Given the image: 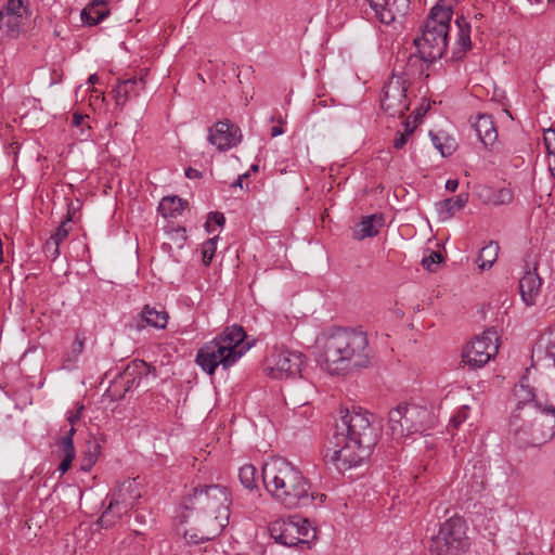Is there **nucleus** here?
Here are the masks:
<instances>
[{"mask_svg": "<svg viewBox=\"0 0 555 555\" xmlns=\"http://www.w3.org/2000/svg\"><path fill=\"white\" fill-rule=\"evenodd\" d=\"M340 413L328 441L325 459L338 470H347L362 465L370 459L378 441L379 431L372 423V415L366 411L353 408Z\"/></svg>", "mask_w": 555, "mask_h": 555, "instance_id": "f257e3e1", "label": "nucleus"}, {"mask_svg": "<svg viewBox=\"0 0 555 555\" xmlns=\"http://www.w3.org/2000/svg\"><path fill=\"white\" fill-rule=\"evenodd\" d=\"M318 362L330 374H344L370 363L371 350L364 332L331 327L317 338Z\"/></svg>", "mask_w": 555, "mask_h": 555, "instance_id": "f03ea898", "label": "nucleus"}, {"mask_svg": "<svg viewBox=\"0 0 555 555\" xmlns=\"http://www.w3.org/2000/svg\"><path fill=\"white\" fill-rule=\"evenodd\" d=\"M262 481L270 496L285 508L315 507L325 495L312 491L304 474L283 457H274L262 466Z\"/></svg>", "mask_w": 555, "mask_h": 555, "instance_id": "7ed1b4c3", "label": "nucleus"}, {"mask_svg": "<svg viewBox=\"0 0 555 555\" xmlns=\"http://www.w3.org/2000/svg\"><path fill=\"white\" fill-rule=\"evenodd\" d=\"M514 395L518 402L509 420V434L521 447L539 446L550 440L554 436L553 427L544 430L537 426L543 424L544 414L538 415L540 409L532 389L521 384L515 387Z\"/></svg>", "mask_w": 555, "mask_h": 555, "instance_id": "20e7f679", "label": "nucleus"}, {"mask_svg": "<svg viewBox=\"0 0 555 555\" xmlns=\"http://www.w3.org/2000/svg\"><path fill=\"white\" fill-rule=\"evenodd\" d=\"M244 340L242 326L227 327L197 350L195 362L208 375H214L219 367L227 371L249 350L250 346Z\"/></svg>", "mask_w": 555, "mask_h": 555, "instance_id": "39448f33", "label": "nucleus"}, {"mask_svg": "<svg viewBox=\"0 0 555 555\" xmlns=\"http://www.w3.org/2000/svg\"><path fill=\"white\" fill-rule=\"evenodd\" d=\"M453 12L450 4H436L414 43L421 57L426 62H435L442 57L448 46V34Z\"/></svg>", "mask_w": 555, "mask_h": 555, "instance_id": "423d86ee", "label": "nucleus"}, {"mask_svg": "<svg viewBox=\"0 0 555 555\" xmlns=\"http://www.w3.org/2000/svg\"><path fill=\"white\" fill-rule=\"evenodd\" d=\"M436 423L437 417L433 410L416 404L401 403L388 414L389 430L395 438L424 435L434 428Z\"/></svg>", "mask_w": 555, "mask_h": 555, "instance_id": "0eeeda50", "label": "nucleus"}, {"mask_svg": "<svg viewBox=\"0 0 555 555\" xmlns=\"http://www.w3.org/2000/svg\"><path fill=\"white\" fill-rule=\"evenodd\" d=\"M466 522L462 517L452 516L440 525L431 539L433 555H464L469 548Z\"/></svg>", "mask_w": 555, "mask_h": 555, "instance_id": "6e6552de", "label": "nucleus"}, {"mask_svg": "<svg viewBox=\"0 0 555 555\" xmlns=\"http://www.w3.org/2000/svg\"><path fill=\"white\" fill-rule=\"evenodd\" d=\"M269 532L276 543L287 547H310V543L317 538V529L311 522L297 516L274 520L269 526Z\"/></svg>", "mask_w": 555, "mask_h": 555, "instance_id": "1a4fd4ad", "label": "nucleus"}, {"mask_svg": "<svg viewBox=\"0 0 555 555\" xmlns=\"http://www.w3.org/2000/svg\"><path fill=\"white\" fill-rule=\"evenodd\" d=\"M499 350V336L494 328L474 337L464 348L462 361L472 369L485 366Z\"/></svg>", "mask_w": 555, "mask_h": 555, "instance_id": "9d476101", "label": "nucleus"}, {"mask_svg": "<svg viewBox=\"0 0 555 555\" xmlns=\"http://www.w3.org/2000/svg\"><path fill=\"white\" fill-rule=\"evenodd\" d=\"M231 498L223 486L211 485L195 488L193 494L184 501L186 509H206L212 514L219 513L222 507L230 509Z\"/></svg>", "mask_w": 555, "mask_h": 555, "instance_id": "9b49d317", "label": "nucleus"}, {"mask_svg": "<svg viewBox=\"0 0 555 555\" xmlns=\"http://www.w3.org/2000/svg\"><path fill=\"white\" fill-rule=\"evenodd\" d=\"M304 354L284 347H274L266 359V372L272 378L296 376L301 372Z\"/></svg>", "mask_w": 555, "mask_h": 555, "instance_id": "f8f14e48", "label": "nucleus"}, {"mask_svg": "<svg viewBox=\"0 0 555 555\" xmlns=\"http://www.w3.org/2000/svg\"><path fill=\"white\" fill-rule=\"evenodd\" d=\"M380 106L391 117L401 116L409 108L405 80L401 76L392 75L385 83Z\"/></svg>", "mask_w": 555, "mask_h": 555, "instance_id": "ddd939ff", "label": "nucleus"}, {"mask_svg": "<svg viewBox=\"0 0 555 555\" xmlns=\"http://www.w3.org/2000/svg\"><path fill=\"white\" fill-rule=\"evenodd\" d=\"M537 269L535 256L527 255L525 273L519 281L520 296L527 306L535 305L540 296L542 279L539 276Z\"/></svg>", "mask_w": 555, "mask_h": 555, "instance_id": "4468645a", "label": "nucleus"}, {"mask_svg": "<svg viewBox=\"0 0 555 555\" xmlns=\"http://www.w3.org/2000/svg\"><path fill=\"white\" fill-rule=\"evenodd\" d=\"M374 17L382 24L390 25L403 17L410 8V0H366Z\"/></svg>", "mask_w": 555, "mask_h": 555, "instance_id": "2eb2a0df", "label": "nucleus"}, {"mask_svg": "<svg viewBox=\"0 0 555 555\" xmlns=\"http://www.w3.org/2000/svg\"><path fill=\"white\" fill-rule=\"evenodd\" d=\"M241 139V130L229 120L218 121L209 128L208 141L219 151H227L236 146Z\"/></svg>", "mask_w": 555, "mask_h": 555, "instance_id": "dca6fc26", "label": "nucleus"}, {"mask_svg": "<svg viewBox=\"0 0 555 555\" xmlns=\"http://www.w3.org/2000/svg\"><path fill=\"white\" fill-rule=\"evenodd\" d=\"M131 507L132 503L127 501L121 494V490H119L118 493L111 495L109 503L102 513L98 524L102 528H109L114 526L122 515L127 514Z\"/></svg>", "mask_w": 555, "mask_h": 555, "instance_id": "f3484780", "label": "nucleus"}, {"mask_svg": "<svg viewBox=\"0 0 555 555\" xmlns=\"http://www.w3.org/2000/svg\"><path fill=\"white\" fill-rule=\"evenodd\" d=\"M151 374V366L142 361L134 360L127 365L122 373L125 391H131L140 387L143 380L147 379Z\"/></svg>", "mask_w": 555, "mask_h": 555, "instance_id": "a211bd4d", "label": "nucleus"}, {"mask_svg": "<svg viewBox=\"0 0 555 555\" xmlns=\"http://www.w3.org/2000/svg\"><path fill=\"white\" fill-rule=\"evenodd\" d=\"M144 88L145 81L142 77L120 79L114 89L116 105H125L128 100L138 96Z\"/></svg>", "mask_w": 555, "mask_h": 555, "instance_id": "6ab92c4d", "label": "nucleus"}, {"mask_svg": "<svg viewBox=\"0 0 555 555\" xmlns=\"http://www.w3.org/2000/svg\"><path fill=\"white\" fill-rule=\"evenodd\" d=\"M230 509H222L214 515L205 516L199 525L202 531L207 533L206 540H212L221 533V531L229 525Z\"/></svg>", "mask_w": 555, "mask_h": 555, "instance_id": "aec40b11", "label": "nucleus"}, {"mask_svg": "<svg viewBox=\"0 0 555 555\" xmlns=\"http://www.w3.org/2000/svg\"><path fill=\"white\" fill-rule=\"evenodd\" d=\"M473 128L486 147L493 145L498 139V131L492 117L487 114H479L473 122Z\"/></svg>", "mask_w": 555, "mask_h": 555, "instance_id": "412c9836", "label": "nucleus"}, {"mask_svg": "<svg viewBox=\"0 0 555 555\" xmlns=\"http://www.w3.org/2000/svg\"><path fill=\"white\" fill-rule=\"evenodd\" d=\"M385 219L383 214H373L364 217L358 224L354 232L357 240L373 237L378 234L379 229L384 225Z\"/></svg>", "mask_w": 555, "mask_h": 555, "instance_id": "4be33fe9", "label": "nucleus"}, {"mask_svg": "<svg viewBox=\"0 0 555 555\" xmlns=\"http://www.w3.org/2000/svg\"><path fill=\"white\" fill-rule=\"evenodd\" d=\"M76 429L70 428L68 433L63 436L59 442L57 446L60 448V451L62 453V461L57 467V470L61 475H64L70 467L73 460L76 456L73 436L75 435Z\"/></svg>", "mask_w": 555, "mask_h": 555, "instance_id": "5701e85b", "label": "nucleus"}, {"mask_svg": "<svg viewBox=\"0 0 555 555\" xmlns=\"http://www.w3.org/2000/svg\"><path fill=\"white\" fill-rule=\"evenodd\" d=\"M468 202L467 193H460L454 197L443 199L436 204V209L441 220H447L462 210Z\"/></svg>", "mask_w": 555, "mask_h": 555, "instance_id": "b1692460", "label": "nucleus"}, {"mask_svg": "<svg viewBox=\"0 0 555 555\" xmlns=\"http://www.w3.org/2000/svg\"><path fill=\"white\" fill-rule=\"evenodd\" d=\"M26 18L0 10V31L8 38H17L23 31Z\"/></svg>", "mask_w": 555, "mask_h": 555, "instance_id": "393cba45", "label": "nucleus"}, {"mask_svg": "<svg viewBox=\"0 0 555 555\" xmlns=\"http://www.w3.org/2000/svg\"><path fill=\"white\" fill-rule=\"evenodd\" d=\"M86 335L83 332H76L74 341L66 350L63 357L62 367L65 370H73L76 367L79 357L85 349Z\"/></svg>", "mask_w": 555, "mask_h": 555, "instance_id": "a878e982", "label": "nucleus"}, {"mask_svg": "<svg viewBox=\"0 0 555 555\" xmlns=\"http://www.w3.org/2000/svg\"><path fill=\"white\" fill-rule=\"evenodd\" d=\"M108 15L105 2L94 0L81 11V21L90 26L101 23Z\"/></svg>", "mask_w": 555, "mask_h": 555, "instance_id": "bb28decb", "label": "nucleus"}, {"mask_svg": "<svg viewBox=\"0 0 555 555\" xmlns=\"http://www.w3.org/2000/svg\"><path fill=\"white\" fill-rule=\"evenodd\" d=\"M183 209L184 202L176 195L165 196L158 205V211L165 218H176L182 214Z\"/></svg>", "mask_w": 555, "mask_h": 555, "instance_id": "cd10ccee", "label": "nucleus"}, {"mask_svg": "<svg viewBox=\"0 0 555 555\" xmlns=\"http://www.w3.org/2000/svg\"><path fill=\"white\" fill-rule=\"evenodd\" d=\"M431 142L436 150L441 154V156L447 157L450 156L456 149V143L453 138H450L444 132L429 133Z\"/></svg>", "mask_w": 555, "mask_h": 555, "instance_id": "c85d7f7f", "label": "nucleus"}, {"mask_svg": "<svg viewBox=\"0 0 555 555\" xmlns=\"http://www.w3.org/2000/svg\"><path fill=\"white\" fill-rule=\"evenodd\" d=\"M143 321L153 327L165 328L168 321V314L164 310H157L150 306H145L142 311Z\"/></svg>", "mask_w": 555, "mask_h": 555, "instance_id": "c756f323", "label": "nucleus"}, {"mask_svg": "<svg viewBox=\"0 0 555 555\" xmlns=\"http://www.w3.org/2000/svg\"><path fill=\"white\" fill-rule=\"evenodd\" d=\"M100 451H101V446L95 439L88 440L86 450L80 460V469L83 472H89L95 464L98 456L100 454Z\"/></svg>", "mask_w": 555, "mask_h": 555, "instance_id": "7c9ffc66", "label": "nucleus"}, {"mask_svg": "<svg viewBox=\"0 0 555 555\" xmlns=\"http://www.w3.org/2000/svg\"><path fill=\"white\" fill-rule=\"evenodd\" d=\"M499 244L496 242H489L478 255V263L481 270L490 269L495 262L499 255Z\"/></svg>", "mask_w": 555, "mask_h": 555, "instance_id": "2f4dec72", "label": "nucleus"}, {"mask_svg": "<svg viewBox=\"0 0 555 555\" xmlns=\"http://www.w3.org/2000/svg\"><path fill=\"white\" fill-rule=\"evenodd\" d=\"M457 26V39L456 46L459 47V52L465 53L472 47L470 41V25L467 23L465 18L456 20Z\"/></svg>", "mask_w": 555, "mask_h": 555, "instance_id": "473e14b6", "label": "nucleus"}, {"mask_svg": "<svg viewBox=\"0 0 555 555\" xmlns=\"http://www.w3.org/2000/svg\"><path fill=\"white\" fill-rule=\"evenodd\" d=\"M238 478L242 486L248 490L257 489V469L254 465L246 464L240 468Z\"/></svg>", "mask_w": 555, "mask_h": 555, "instance_id": "72a5a7b5", "label": "nucleus"}, {"mask_svg": "<svg viewBox=\"0 0 555 555\" xmlns=\"http://www.w3.org/2000/svg\"><path fill=\"white\" fill-rule=\"evenodd\" d=\"M9 14L22 15L23 18H28L30 15L28 8V0H8L5 7L1 10Z\"/></svg>", "mask_w": 555, "mask_h": 555, "instance_id": "f704fd0d", "label": "nucleus"}, {"mask_svg": "<svg viewBox=\"0 0 555 555\" xmlns=\"http://www.w3.org/2000/svg\"><path fill=\"white\" fill-rule=\"evenodd\" d=\"M67 222H63L49 238V246H53L52 256L56 258L60 255V244L67 237Z\"/></svg>", "mask_w": 555, "mask_h": 555, "instance_id": "c9c22d12", "label": "nucleus"}, {"mask_svg": "<svg viewBox=\"0 0 555 555\" xmlns=\"http://www.w3.org/2000/svg\"><path fill=\"white\" fill-rule=\"evenodd\" d=\"M537 405L540 409V414L552 416L555 418V397L550 399L547 396H537Z\"/></svg>", "mask_w": 555, "mask_h": 555, "instance_id": "e433bc0d", "label": "nucleus"}, {"mask_svg": "<svg viewBox=\"0 0 555 555\" xmlns=\"http://www.w3.org/2000/svg\"><path fill=\"white\" fill-rule=\"evenodd\" d=\"M217 236L208 238L202 245V260L205 266H209L217 250Z\"/></svg>", "mask_w": 555, "mask_h": 555, "instance_id": "4c0bfd02", "label": "nucleus"}, {"mask_svg": "<svg viewBox=\"0 0 555 555\" xmlns=\"http://www.w3.org/2000/svg\"><path fill=\"white\" fill-rule=\"evenodd\" d=\"M442 259L439 251H430L429 255L423 257L422 266L429 272H435Z\"/></svg>", "mask_w": 555, "mask_h": 555, "instance_id": "58836bf2", "label": "nucleus"}, {"mask_svg": "<svg viewBox=\"0 0 555 555\" xmlns=\"http://www.w3.org/2000/svg\"><path fill=\"white\" fill-rule=\"evenodd\" d=\"M544 144L548 159L555 158V130L548 129L544 132Z\"/></svg>", "mask_w": 555, "mask_h": 555, "instance_id": "ea45409f", "label": "nucleus"}, {"mask_svg": "<svg viewBox=\"0 0 555 555\" xmlns=\"http://www.w3.org/2000/svg\"><path fill=\"white\" fill-rule=\"evenodd\" d=\"M201 531V535L197 533V532H184V539L186 540L188 543H192V544H199L202 542H205L207 541L206 538H207V533H204L202 531V529L199 530Z\"/></svg>", "mask_w": 555, "mask_h": 555, "instance_id": "a19ab883", "label": "nucleus"}, {"mask_svg": "<svg viewBox=\"0 0 555 555\" xmlns=\"http://www.w3.org/2000/svg\"><path fill=\"white\" fill-rule=\"evenodd\" d=\"M467 406H462L457 413L450 418V424L454 427L460 426L467 418Z\"/></svg>", "mask_w": 555, "mask_h": 555, "instance_id": "79ce46f5", "label": "nucleus"}, {"mask_svg": "<svg viewBox=\"0 0 555 555\" xmlns=\"http://www.w3.org/2000/svg\"><path fill=\"white\" fill-rule=\"evenodd\" d=\"M210 222H214V223H216L217 225H223V224H224V222H225V218H224L223 214H221V212H217V211H216V212H210V214L208 215V220H207V222H206L207 231H208L209 233H211V232H212V231L209 229V227H210Z\"/></svg>", "mask_w": 555, "mask_h": 555, "instance_id": "37998d69", "label": "nucleus"}, {"mask_svg": "<svg viewBox=\"0 0 555 555\" xmlns=\"http://www.w3.org/2000/svg\"><path fill=\"white\" fill-rule=\"evenodd\" d=\"M77 410L76 412H69L67 414V421L69 422V424L72 425L70 428H74L75 429V424L80 421L81 418V414H82V411H83V405L82 404H79L77 403Z\"/></svg>", "mask_w": 555, "mask_h": 555, "instance_id": "c03bdc74", "label": "nucleus"}, {"mask_svg": "<svg viewBox=\"0 0 555 555\" xmlns=\"http://www.w3.org/2000/svg\"><path fill=\"white\" fill-rule=\"evenodd\" d=\"M551 340L547 345V358L553 361V365L555 366V325L551 328Z\"/></svg>", "mask_w": 555, "mask_h": 555, "instance_id": "a18cd8bd", "label": "nucleus"}, {"mask_svg": "<svg viewBox=\"0 0 555 555\" xmlns=\"http://www.w3.org/2000/svg\"><path fill=\"white\" fill-rule=\"evenodd\" d=\"M512 201V192L507 189H502L498 193V203L507 204Z\"/></svg>", "mask_w": 555, "mask_h": 555, "instance_id": "49530a36", "label": "nucleus"}, {"mask_svg": "<svg viewBox=\"0 0 555 555\" xmlns=\"http://www.w3.org/2000/svg\"><path fill=\"white\" fill-rule=\"evenodd\" d=\"M410 133H411V130L406 129L405 133H401L398 138H396L395 143H393L395 147L398 150L402 149L405 145Z\"/></svg>", "mask_w": 555, "mask_h": 555, "instance_id": "de8ad7c7", "label": "nucleus"}, {"mask_svg": "<svg viewBox=\"0 0 555 555\" xmlns=\"http://www.w3.org/2000/svg\"><path fill=\"white\" fill-rule=\"evenodd\" d=\"M459 188V181L456 179H449L446 182V190L449 192H455Z\"/></svg>", "mask_w": 555, "mask_h": 555, "instance_id": "09e8293b", "label": "nucleus"}, {"mask_svg": "<svg viewBox=\"0 0 555 555\" xmlns=\"http://www.w3.org/2000/svg\"><path fill=\"white\" fill-rule=\"evenodd\" d=\"M185 176L190 179L198 178L201 176V172L193 168H188L185 170Z\"/></svg>", "mask_w": 555, "mask_h": 555, "instance_id": "8fccbe9b", "label": "nucleus"}, {"mask_svg": "<svg viewBox=\"0 0 555 555\" xmlns=\"http://www.w3.org/2000/svg\"><path fill=\"white\" fill-rule=\"evenodd\" d=\"M83 118L85 117L82 115L76 113L73 116V124L78 127L82 124Z\"/></svg>", "mask_w": 555, "mask_h": 555, "instance_id": "3c124183", "label": "nucleus"}, {"mask_svg": "<svg viewBox=\"0 0 555 555\" xmlns=\"http://www.w3.org/2000/svg\"><path fill=\"white\" fill-rule=\"evenodd\" d=\"M283 132H284L283 129L281 127H279V126H274V127L271 128V135L273 138L283 134Z\"/></svg>", "mask_w": 555, "mask_h": 555, "instance_id": "603ef678", "label": "nucleus"}, {"mask_svg": "<svg viewBox=\"0 0 555 555\" xmlns=\"http://www.w3.org/2000/svg\"><path fill=\"white\" fill-rule=\"evenodd\" d=\"M249 176L248 172L242 175V176H238V178L236 179V181L232 184L233 186H240L242 188L243 186V179L244 178H247Z\"/></svg>", "mask_w": 555, "mask_h": 555, "instance_id": "864d4df0", "label": "nucleus"}, {"mask_svg": "<svg viewBox=\"0 0 555 555\" xmlns=\"http://www.w3.org/2000/svg\"><path fill=\"white\" fill-rule=\"evenodd\" d=\"M461 0H440V2L438 4L440 5H447V4H450V7L452 8V4L453 3H457L460 2Z\"/></svg>", "mask_w": 555, "mask_h": 555, "instance_id": "5fc2aeb1", "label": "nucleus"}, {"mask_svg": "<svg viewBox=\"0 0 555 555\" xmlns=\"http://www.w3.org/2000/svg\"><path fill=\"white\" fill-rule=\"evenodd\" d=\"M44 250L48 254L49 257H52L53 246H49V240L46 242Z\"/></svg>", "mask_w": 555, "mask_h": 555, "instance_id": "6e6d98bb", "label": "nucleus"}, {"mask_svg": "<svg viewBox=\"0 0 555 555\" xmlns=\"http://www.w3.org/2000/svg\"><path fill=\"white\" fill-rule=\"evenodd\" d=\"M99 81V77L96 74H92L89 79H88V82L91 83V85H94Z\"/></svg>", "mask_w": 555, "mask_h": 555, "instance_id": "4d7b16f0", "label": "nucleus"}, {"mask_svg": "<svg viewBox=\"0 0 555 555\" xmlns=\"http://www.w3.org/2000/svg\"><path fill=\"white\" fill-rule=\"evenodd\" d=\"M258 169H259V167L256 164L250 166V170L254 171V172L258 171Z\"/></svg>", "mask_w": 555, "mask_h": 555, "instance_id": "13d9d810", "label": "nucleus"}, {"mask_svg": "<svg viewBox=\"0 0 555 555\" xmlns=\"http://www.w3.org/2000/svg\"><path fill=\"white\" fill-rule=\"evenodd\" d=\"M551 2H555V0H550Z\"/></svg>", "mask_w": 555, "mask_h": 555, "instance_id": "bf43d9fd", "label": "nucleus"}]
</instances>
